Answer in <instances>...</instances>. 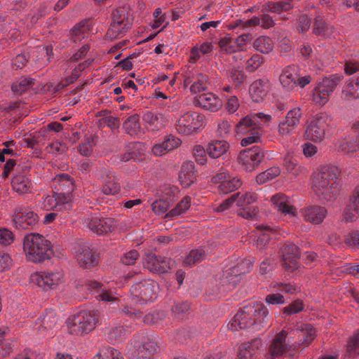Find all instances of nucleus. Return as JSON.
I'll return each mask as SVG.
<instances>
[{
  "label": "nucleus",
  "instance_id": "obj_1",
  "mask_svg": "<svg viewBox=\"0 0 359 359\" xmlns=\"http://www.w3.org/2000/svg\"><path fill=\"white\" fill-rule=\"evenodd\" d=\"M339 170L335 166H323L313 172L311 189L324 204L333 202L340 191Z\"/></svg>",
  "mask_w": 359,
  "mask_h": 359
},
{
  "label": "nucleus",
  "instance_id": "obj_2",
  "mask_svg": "<svg viewBox=\"0 0 359 359\" xmlns=\"http://www.w3.org/2000/svg\"><path fill=\"white\" fill-rule=\"evenodd\" d=\"M269 311L263 304L257 302L249 304L235 315L228 324V327L231 331L250 327L259 330L266 323Z\"/></svg>",
  "mask_w": 359,
  "mask_h": 359
},
{
  "label": "nucleus",
  "instance_id": "obj_3",
  "mask_svg": "<svg viewBox=\"0 0 359 359\" xmlns=\"http://www.w3.org/2000/svg\"><path fill=\"white\" fill-rule=\"evenodd\" d=\"M23 251L27 261L41 263L51 258L52 244L43 235L37 233L27 234L23 238Z\"/></svg>",
  "mask_w": 359,
  "mask_h": 359
},
{
  "label": "nucleus",
  "instance_id": "obj_4",
  "mask_svg": "<svg viewBox=\"0 0 359 359\" xmlns=\"http://www.w3.org/2000/svg\"><path fill=\"white\" fill-rule=\"evenodd\" d=\"M98 323V316L93 311H81L66 321L68 332L74 336H82L92 332Z\"/></svg>",
  "mask_w": 359,
  "mask_h": 359
},
{
  "label": "nucleus",
  "instance_id": "obj_5",
  "mask_svg": "<svg viewBox=\"0 0 359 359\" xmlns=\"http://www.w3.org/2000/svg\"><path fill=\"white\" fill-rule=\"evenodd\" d=\"M292 338L289 328H284L278 332L268 346L265 359H278L292 349H297V344H292Z\"/></svg>",
  "mask_w": 359,
  "mask_h": 359
},
{
  "label": "nucleus",
  "instance_id": "obj_6",
  "mask_svg": "<svg viewBox=\"0 0 359 359\" xmlns=\"http://www.w3.org/2000/svg\"><path fill=\"white\" fill-rule=\"evenodd\" d=\"M332 118L326 113H319L310 118L305 130V137L315 142H323L330 128Z\"/></svg>",
  "mask_w": 359,
  "mask_h": 359
},
{
  "label": "nucleus",
  "instance_id": "obj_7",
  "mask_svg": "<svg viewBox=\"0 0 359 359\" xmlns=\"http://www.w3.org/2000/svg\"><path fill=\"white\" fill-rule=\"evenodd\" d=\"M342 79L341 74H332L324 78L321 82L317 83L312 94L313 102L316 105H325Z\"/></svg>",
  "mask_w": 359,
  "mask_h": 359
},
{
  "label": "nucleus",
  "instance_id": "obj_8",
  "mask_svg": "<svg viewBox=\"0 0 359 359\" xmlns=\"http://www.w3.org/2000/svg\"><path fill=\"white\" fill-rule=\"evenodd\" d=\"M32 283L44 290H55L65 282V276L61 268L48 269L32 275Z\"/></svg>",
  "mask_w": 359,
  "mask_h": 359
},
{
  "label": "nucleus",
  "instance_id": "obj_9",
  "mask_svg": "<svg viewBox=\"0 0 359 359\" xmlns=\"http://www.w3.org/2000/svg\"><path fill=\"white\" fill-rule=\"evenodd\" d=\"M158 286L153 280H147L134 284L130 288V296L135 303L145 304L157 297Z\"/></svg>",
  "mask_w": 359,
  "mask_h": 359
},
{
  "label": "nucleus",
  "instance_id": "obj_10",
  "mask_svg": "<svg viewBox=\"0 0 359 359\" xmlns=\"http://www.w3.org/2000/svg\"><path fill=\"white\" fill-rule=\"evenodd\" d=\"M236 206L239 208L238 215L245 219H255L259 214V208L256 206H250L257 201V196L255 192H238L233 195Z\"/></svg>",
  "mask_w": 359,
  "mask_h": 359
},
{
  "label": "nucleus",
  "instance_id": "obj_11",
  "mask_svg": "<svg viewBox=\"0 0 359 359\" xmlns=\"http://www.w3.org/2000/svg\"><path fill=\"white\" fill-rule=\"evenodd\" d=\"M204 116L196 111L187 112L176 121V130L182 135L196 133L204 125Z\"/></svg>",
  "mask_w": 359,
  "mask_h": 359
},
{
  "label": "nucleus",
  "instance_id": "obj_12",
  "mask_svg": "<svg viewBox=\"0 0 359 359\" xmlns=\"http://www.w3.org/2000/svg\"><path fill=\"white\" fill-rule=\"evenodd\" d=\"M264 158V151L256 146L241 151L238 156L237 161L243 170L252 172L258 168Z\"/></svg>",
  "mask_w": 359,
  "mask_h": 359
},
{
  "label": "nucleus",
  "instance_id": "obj_13",
  "mask_svg": "<svg viewBox=\"0 0 359 359\" xmlns=\"http://www.w3.org/2000/svg\"><path fill=\"white\" fill-rule=\"evenodd\" d=\"M130 27L131 23L125 11L122 8L116 9L112 13V22L107 32V36L111 40L121 38Z\"/></svg>",
  "mask_w": 359,
  "mask_h": 359
},
{
  "label": "nucleus",
  "instance_id": "obj_14",
  "mask_svg": "<svg viewBox=\"0 0 359 359\" xmlns=\"http://www.w3.org/2000/svg\"><path fill=\"white\" fill-rule=\"evenodd\" d=\"M83 224L93 233L102 235L114 229L116 222L110 217L100 218L99 215H90L83 219Z\"/></svg>",
  "mask_w": 359,
  "mask_h": 359
},
{
  "label": "nucleus",
  "instance_id": "obj_15",
  "mask_svg": "<svg viewBox=\"0 0 359 359\" xmlns=\"http://www.w3.org/2000/svg\"><path fill=\"white\" fill-rule=\"evenodd\" d=\"M39 216L28 206H19L14 212L13 222L18 229H27L34 226Z\"/></svg>",
  "mask_w": 359,
  "mask_h": 359
},
{
  "label": "nucleus",
  "instance_id": "obj_16",
  "mask_svg": "<svg viewBox=\"0 0 359 359\" xmlns=\"http://www.w3.org/2000/svg\"><path fill=\"white\" fill-rule=\"evenodd\" d=\"M208 76L198 70L187 72L184 76V86L189 87L192 94L204 91L208 87Z\"/></svg>",
  "mask_w": 359,
  "mask_h": 359
},
{
  "label": "nucleus",
  "instance_id": "obj_17",
  "mask_svg": "<svg viewBox=\"0 0 359 359\" xmlns=\"http://www.w3.org/2000/svg\"><path fill=\"white\" fill-rule=\"evenodd\" d=\"M69 205V197L63 194L54 193L53 195H47L39 203L41 209L50 211L56 210L58 211L66 209Z\"/></svg>",
  "mask_w": 359,
  "mask_h": 359
},
{
  "label": "nucleus",
  "instance_id": "obj_18",
  "mask_svg": "<svg viewBox=\"0 0 359 359\" xmlns=\"http://www.w3.org/2000/svg\"><path fill=\"white\" fill-rule=\"evenodd\" d=\"M86 287L95 297L104 302H120L117 294L111 290L107 288L102 283L95 280H88Z\"/></svg>",
  "mask_w": 359,
  "mask_h": 359
},
{
  "label": "nucleus",
  "instance_id": "obj_19",
  "mask_svg": "<svg viewBox=\"0 0 359 359\" xmlns=\"http://www.w3.org/2000/svg\"><path fill=\"white\" fill-rule=\"evenodd\" d=\"M293 337L292 344H297V349L301 346H307L314 339L316 331L308 324L298 325L297 328L290 330Z\"/></svg>",
  "mask_w": 359,
  "mask_h": 359
},
{
  "label": "nucleus",
  "instance_id": "obj_20",
  "mask_svg": "<svg viewBox=\"0 0 359 359\" xmlns=\"http://www.w3.org/2000/svg\"><path fill=\"white\" fill-rule=\"evenodd\" d=\"M75 257L79 264L85 269H89L98 264L99 255L89 246L83 245L78 248Z\"/></svg>",
  "mask_w": 359,
  "mask_h": 359
},
{
  "label": "nucleus",
  "instance_id": "obj_21",
  "mask_svg": "<svg viewBox=\"0 0 359 359\" xmlns=\"http://www.w3.org/2000/svg\"><path fill=\"white\" fill-rule=\"evenodd\" d=\"M58 318L55 313L53 311H47L37 318L34 329L39 334L46 336L55 327Z\"/></svg>",
  "mask_w": 359,
  "mask_h": 359
},
{
  "label": "nucleus",
  "instance_id": "obj_22",
  "mask_svg": "<svg viewBox=\"0 0 359 359\" xmlns=\"http://www.w3.org/2000/svg\"><path fill=\"white\" fill-rule=\"evenodd\" d=\"M143 266L153 273H163L167 272L169 269L168 259L158 256L154 253H147L143 257Z\"/></svg>",
  "mask_w": 359,
  "mask_h": 359
},
{
  "label": "nucleus",
  "instance_id": "obj_23",
  "mask_svg": "<svg viewBox=\"0 0 359 359\" xmlns=\"http://www.w3.org/2000/svg\"><path fill=\"white\" fill-rule=\"evenodd\" d=\"M158 350L156 341L148 339L137 350L130 347L128 351V355L130 359H151Z\"/></svg>",
  "mask_w": 359,
  "mask_h": 359
},
{
  "label": "nucleus",
  "instance_id": "obj_24",
  "mask_svg": "<svg viewBox=\"0 0 359 359\" xmlns=\"http://www.w3.org/2000/svg\"><path fill=\"white\" fill-rule=\"evenodd\" d=\"M342 218L346 222H355L359 218V184L355 186L349 196Z\"/></svg>",
  "mask_w": 359,
  "mask_h": 359
},
{
  "label": "nucleus",
  "instance_id": "obj_25",
  "mask_svg": "<svg viewBox=\"0 0 359 359\" xmlns=\"http://www.w3.org/2000/svg\"><path fill=\"white\" fill-rule=\"evenodd\" d=\"M300 213L306 222L317 225L324 221L327 210L320 205H309L302 208Z\"/></svg>",
  "mask_w": 359,
  "mask_h": 359
},
{
  "label": "nucleus",
  "instance_id": "obj_26",
  "mask_svg": "<svg viewBox=\"0 0 359 359\" xmlns=\"http://www.w3.org/2000/svg\"><path fill=\"white\" fill-rule=\"evenodd\" d=\"M271 202L276 209L290 218L296 217V209L291 200L285 194L278 193L271 197Z\"/></svg>",
  "mask_w": 359,
  "mask_h": 359
},
{
  "label": "nucleus",
  "instance_id": "obj_27",
  "mask_svg": "<svg viewBox=\"0 0 359 359\" xmlns=\"http://www.w3.org/2000/svg\"><path fill=\"white\" fill-rule=\"evenodd\" d=\"M22 173L14 175L11 181L13 189L19 194H29L32 191L34 184L27 175V167L22 169Z\"/></svg>",
  "mask_w": 359,
  "mask_h": 359
},
{
  "label": "nucleus",
  "instance_id": "obj_28",
  "mask_svg": "<svg viewBox=\"0 0 359 359\" xmlns=\"http://www.w3.org/2000/svg\"><path fill=\"white\" fill-rule=\"evenodd\" d=\"M299 248L292 243L285 244L282 248L283 266L285 270L293 271L297 267L299 257Z\"/></svg>",
  "mask_w": 359,
  "mask_h": 359
},
{
  "label": "nucleus",
  "instance_id": "obj_29",
  "mask_svg": "<svg viewBox=\"0 0 359 359\" xmlns=\"http://www.w3.org/2000/svg\"><path fill=\"white\" fill-rule=\"evenodd\" d=\"M298 76V68L294 65L287 66L282 70L279 76L280 83L285 90H293L296 88V79Z\"/></svg>",
  "mask_w": 359,
  "mask_h": 359
},
{
  "label": "nucleus",
  "instance_id": "obj_30",
  "mask_svg": "<svg viewBox=\"0 0 359 359\" xmlns=\"http://www.w3.org/2000/svg\"><path fill=\"white\" fill-rule=\"evenodd\" d=\"M197 104L201 108L212 112L218 111L223 105L222 100L212 93L200 95L197 98Z\"/></svg>",
  "mask_w": 359,
  "mask_h": 359
},
{
  "label": "nucleus",
  "instance_id": "obj_31",
  "mask_svg": "<svg viewBox=\"0 0 359 359\" xmlns=\"http://www.w3.org/2000/svg\"><path fill=\"white\" fill-rule=\"evenodd\" d=\"M262 346L259 338L243 343L239 348L237 359H257V353Z\"/></svg>",
  "mask_w": 359,
  "mask_h": 359
},
{
  "label": "nucleus",
  "instance_id": "obj_32",
  "mask_svg": "<svg viewBox=\"0 0 359 359\" xmlns=\"http://www.w3.org/2000/svg\"><path fill=\"white\" fill-rule=\"evenodd\" d=\"M103 182L102 192L107 195H115L120 191L119 178L115 174L108 170L103 171L102 174Z\"/></svg>",
  "mask_w": 359,
  "mask_h": 359
},
{
  "label": "nucleus",
  "instance_id": "obj_33",
  "mask_svg": "<svg viewBox=\"0 0 359 359\" xmlns=\"http://www.w3.org/2000/svg\"><path fill=\"white\" fill-rule=\"evenodd\" d=\"M313 32L316 35L320 36L325 39L335 37L337 34L334 27L327 23L325 20L324 17L320 14L315 17Z\"/></svg>",
  "mask_w": 359,
  "mask_h": 359
},
{
  "label": "nucleus",
  "instance_id": "obj_34",
  "mask_svg": "<svg viewBox=\"0 0 359 359\" xmlns=\"http://www.w3.org/2000/svg\"><path fill=\"white\" fill-rule=\"evenodd\" d=\"M55 188L59 191V194H63L69 197V203L72 201V192L74 189V182L73 179L66 173L59 174L53 179Z\"/></svg>",
  "mask_w": 359,
  "mask_h": 359
},
{
  "label": "nucleus",
  "instance_id": "obj_35",
  "mask_svg": "<svg viewBox=\"0 0 359 359\" xmlns=\"http://www.w3.org/2000/svg\"><path fill=\"white\" fill-rule=\"evenodd\" d=\"M142 121L147 128L153 131L161 130L165 126L167 122L163 114L149 111L143 114Z\"/></svg>",
  "mask_w": 359,
  "mask_h": 359
},
{
  "label": "nucleus",
  "instance_id": "obj_36",
  "mask_svg": "<svg viewBox=\"0 0 359 359\" xmlns=\"http://www.w3.org/2000/svg\"><path fill=\"white\" fill-rule=\"evenodd\" d=\"M230 145L226 140H214L209 143L206 147L208 155L211 158H225L229 151Z\"/></svg>",
  "mask_w": 359,
  "mask_h": 359
},
{
  "label": "nucleus",
  "instance_id": "obj_37",
  "mask_svg": "<svg viewBox=\"0 0 359 359\" xmlns=\"http://www.w3.org/2000/svg\"><path fill=\"white\" fill-rule=\"evenodd\" d=\"M269 90V83L266 80H257L250 86L249 93L252 100L259 102L266 96Z\"/></svg>",
  "mask_w": 359,
  "mask_h": 359
},
{
  "label": "nucleus",
  "instance_id": "obj_38",
  "mask_svg": "<svg viewBox=\"0 0 359 359\" xmlns=\"http://www.w3.org/2000/svg\"><path fill=\"white\" fill-rule=\"evenodd\" d=\"M196 178L195 166L193 162L188 161L182 164L179 173V180L184 187H189Z\"/></svg>",
  "mask_w": 359,
  "mask_h": 359
},
{
  "label": "nucleus",
  "instance_id": "obj_39",
  "mask_svg": "<svg viewBox=\"0 0 359 359\" xmlns=\"http://www.w3.org/2000/svg\"><path fill=\"white\" fill-rule=\"evenodd\" d=\"M335 148L344 154H350L359 149V141L351 137L341 138L336 142Z\"/></svg>",
  "mask_w": 359,
  "mask_h": 359
},
{
  "label": "nucleus",
  "instance_id": "obj_40",
  "mask_svg": "<svg viewBox=\"0 0 359 359\" xmlns=\"http://www.w3.org/2000/svg\"><path fill=\"white\" fill-rule=\"evenodd\" d=\"M341 95L347 100L359 98V77L348 80L343 87Z\"/></svg>",
  "mask_w": 359,
  "mask_h": 359
},
{
  "label": "nucleus",
  "instance_id": "obj_41",
  "mask_svg": "<svg viewBox=\"0 0 359 359\" xmlns=\"http://www.w3.org/2000/svg\"><path fill=\"white\" fill-rule=\"evenodd\" d=\"M130 332V329L128 325H115L112 326L108 332V339L111 343L121 341Z\"/></svg>",
  "mask_w": 359,
  "mask_h": 359
},
{
  "label": "nucleus",
  "instance_id": "obj_42",
  "mask_svg": "<svg viewBox=\"0 0 359 359\" xmlns=\"http://www.w3.org/2000/svg\"><path fill=\"white\" fill-rule=\"evenodd\" d=\"M208 250H205V248H199L197 249L191 250L185 256L184 262L187 266L191 267L195 264L203 261L205 259Z\"/></svg>",
  "mask_w": 359,
  "mask_h": 359
},
{
  "label": "nucleus",
  "instance_id": "obj_43",
  "mask_svg": "<svg viewBox=\"0 0 359 359\" xmlns=\"http://www.w3.org/2000/svg\"><path fill=\"white\" fill-rule=\"evenodd\" d=\"M242 184V180L240 177L236 176L231 178L229 176L219 185L218 189L220 192L226 194L238 189Z\"/></svg>",
  "mask_w": 359,
  "mask_h": 359
},
{
  "label": "nucleus",
  "instance_id": "obj_44",
  "mask_svg": "<svg viewBox=\"0 0 359 359\" xmlns=\"http://www.w3.org/2000/svg\"><path fill=\"white\" fill-rule=\"evenodd\" d=\"M140 117L137 114L128 116L123 122V128L130 135H137L140 131Z\"/></svg>",
  "mask_w": 359,
  "mask_h": 359
},
{
  "label": "nucleus",
  "instance_id": "obj_45",
  "mask_svg": "<svg viewBox=\"0 0 359 359\" xmlns=\"http://www.w3.org/2000/svg\"><path fill=\"white\" fill-rule=\"evenodd\" d=\"M191 205V198L189 196H185L183 199L177 205L175 208L172 209L170 212L166 213L165 217L170 219H173L185 213L190 208Z\"/></svg>",
  "mask_w": 359,
  "mask_h": 359
},
{
  "label": "nucleus",
  "instance_id": "obj_46",
  "mask_svg": "<svg viewBox=\"0 0 359 359\" xmlns=\"http://www.w3.org/2000/svg\"><path fill=\"white\" fill-rule=\"evenodd\" d=\"M253 46L257 51L268 54L273 48V42L269 36H261L255 40Z\"/></svg>",
  "mask_w": 359,
  "mask_h": 359
},
{
  "label": "nucleus",
  "instance_id": "obj_47",
  "mask_svg": "<svg viewBox=\"0 0 359 359\" xmlns=\"http://www.w3.org/2000/svg\"><path fill=\"white\" fill-rule=\"evenodd\" d=\"M212 48V43L208 41L203 42L199 47H193L191 50L190 61L194 63L196 62L201 58V54L210 53Z\"/></svg>",
  "mask_w": 359,
  "mask_h": 359
},
{
  "label": "nucleus",
  "instance_id": "obj_48",
  "mask_svg": "<svg viewBox=\"0 0 359 359\" xmlns=\"http://www.w3.org/2000/svg\"><path fill=\"white\" fill-rule=\"evenodd\" d=\"M252 268V262L250 259H243L236 266L231 267L229 271H227L228 275L232 276H238L250 271Z\"/></svg>",
  "mask_w": 359,
  "mask_h": 359
},
{
  "label": "nucleus",
  "instance_id": "obj_49",
  "mask_svg": "<svg viewBox=\"0 0 359 359\" xmlns=\"http://www.w3.org/2000/svg\"><path fill=\"white\" fill-rule=\"evenodd\" d=\"M280 173V170L278 167H271L264 172L259 173L256 176V182L259 184L266 183L276 177Z\"/></svg>",
  "mask_w": 359,
  "mask_h": 359
},
{
  "label": "nucleus",
  "instance_id": "obj_50",
  "mask_svg": "<svg viewBox=\"0 0 359 359\" xmlns=\"http://www.w3.org/2000/svg\"><path fill=\"white\" fill-rule=\"evenodd\" d=\"M257 123V120L254 118V114L246 116L241 118L236 125V131L238 133H245L250 128L255 130V128L258 127Z\"/></svg>",
  "mask_w": 359,
  "mask_h": 359
},
{
  "label": "nucleus",
  "instance_id": "obj_51",
  "mask_svg": "<svg viewBox=\"0 0 359 359\" xmlns=\"http://www.w3.org/2000/svg\"><path fill=\"white\" fill-rule=\"evenodd\" d=\"M35 84V79L25 78L14 82L12 85V90L17 93H22L28 89L33 88Z\"/></svg>",
  "mask_w": 359,
  "mask_h": 359
},
{
  "label": "nucleus",
  "instance_id": "obj_52",
  "mask_svg": "<svg viewBox=\"0 0 359 359\" xmlns=\"http://www.w3.org/2000/svg\"><path fill=\"white\" fill-rule=\"evenodd\" d=\"M284 166L288 172L293 175L298 176L306 171V168L299 165L295 160L290 156L284 158Z\"/></svg>",
  "mask_w": 359,
  "mask_h": 359
},
{
  "label": "nucleus",
  "instance_id": "obj_53",
  "mask_svg": "<svg viewBox=\"0 0 359 359\" xmlns=\"http://www.w3.org/2000/svg\"><path fill=\"white\" fill-rule=\"evenodd\" d=\"M292 8L290 1L269 2L264 6V9L272 13H280L287 11Z\"/></svg>",
  "mask_w": 359,
  "mask_h": 359
},
{
  "label": "nucleus",
  "instance_id": "obj_54",
  "mask_svg": "<svg viewBox=\"0 0 359 359\" xmlns=\"http://www.w3.org/2000/svg\"><path fill=\"white\" fill-rule=\"evenodd\" d=\"M93 359H124L121 353L112 348L107 347L102 349Z\"/></svg>",
  "mask_w": 359,
  "mask_h": 359
},
{
  "label": "nucleus",
  "instance_id": "obj_55",
  "mask_svg": "<svg viewBox=\"0 0 359 359\" xmlns=\"http://www.w3.org/2000/svg\"><path fill=\"white\" fill-rule=\"evenodd\" d=\"M219 46L226 53H236L238 50L235 40L229 35L219 40Z\"/></svg>",
  "mask_w": 359,
  "mask_h": 359
},
{
  "label": "nucleus",
  "instance_id": "obj_56",
  "mask_svg": "<svg viewBox=\"0 0 359 359\" xmlns=\"http://www.w3.org/2000/svg\"><path fill=\"white\" fill-rule=\"evenodd\" d=\"M302 116V109L299 107H297L290 109L287 111L285 117V119L297 128L300 123V119Z\"/></svg>",
  "mask_w": 359,
  "mask_h": 359
},
{
  "label": "nucleus",
  "instance_id": "obj_57",
  "mask_svg": "<svg viewBox=\"0 0 359 359\" xmlns=\"http://www.w3.org/2000/svg\"><path fill=\"white\" fill-rule=\"evenodd\" d=\"M346 352L349 356L359 354V332L353 335L348 341Z\"/></svg>",
  "mask_w": 359,
  "mask_h": 359
},
{
  "label": "nucleus",
  "instance_id": "obj_58",
  "mask_svg": "<svg viewBox=\"0 0 359 359\" xmlns=\"http://www.w3.org/2000/svg\"><path fill=\"white\" fill-rule=\"evenodd\" d=\"M190 309L188 302H177L172 308V313L176 318L180 319L186 315Z\"/></svg>",
  "mask_w": 359,
  "mask_h": 359
},
{
  "label": "nucleus",
  "instance_id": "obj_59",
  "mask_svg": "<svg viewBox=\"0 0 359 359\" xmlns=\"http://www.w3.org/2000/svg\"><path fill=\"white\" fill-rule=\"evenodd\" d=\"M92 62H93V60L88 59L82 63H79L76 67H75L72 76L67 77L66 83L64 84V86H66V85L73 83L76 79L79 78V72L84 70L86 67L90 66V65L92 63Z\"/></svg>",
  "mask_w": 359,
  "mask_h": 359
},
{
  "label": "nucleus",
  "instance_id": "obj_60",
  "mask_svg": "<svg viewBox=\"0 0 359 359\" xmlns=\"http://www.w3.org/2000/svg\"><path fill=\"white\" fill-rule=\"evenodd\" d=\"M170 205V203L162 197V198L152 203L151 208L155 214L161 215L167 212Z\"/></svg>",
  "mask_w": 359,
  "mask_h": 359
},
{
  "label": "nucleus",
  "instance_id": "obj_61",
  "mask_svg": "<svg viewBox=\"0 0 359 359\" xmlns=\"http://www.w3.org/2000/svg\"><path fill=\"white\" fill-rule=\"evenodd\" d=\"M88 29L84 23L79 22L72 29L71 36L75 42L80 41L84 38V34Z\"/></svg>",
  "mask_w": 359,
  "mask_h": 359
},
{
  "label": "nucleus",
  "instance_id": "obj_62",
  "mask_svg": "<svg viewBox=\"0 0 359 359\" xmlns=\"http://www.w3.org/2000/svg\"><path fill=\"white\" fill-rule=\"evenodd\" d=\"M311 26V18H309L306 14L300 15L296 22V29L300 32H306L310 29Z\"/></svg>",
  "mask_w": 359,
  "mask_h": 359
},
{
  "label": "nucleus",
  "instance_id": "obj_63",
  "mask_svg": "<svg viewBox=\"0 0 359 359\" xmlns=\"http://www.w3.org/2000/svg\"><path fill=\"white\" fill-rule=\"evenodd\" d=\"M278 133L283 137L291 135L295 130L296 127L287 120L284 119L280 122L278 127Z\"/></svg>",
  "mask_w": 359,
  "mask_h": 359
},
{
  "label": "nucleus",
  "instance_id": "obj_64",
  "mask_svg": "<svg viewBox=\"0 0 359 359\" xmlns=\"http://www.w3.org/2000/svg\"><path fill=\"white\" fill-rule=\"evenodd\" d=\"M345 243L352 248L359 247V230L353 229L345 236Z\"/></svg>",
  "mask_w": 359,
  "mask_h": 359
}]
</instances>
